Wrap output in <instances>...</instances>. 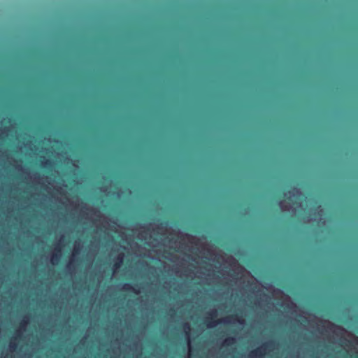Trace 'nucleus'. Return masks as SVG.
<instances>
[{"instance_id":"obj_1","label":"nucleus","mask_w":358,"mask_h":358,"mask_svg":"<svg viewBox=\"0 0 358 358\" xmlns=\"http://www.w3.org/2000/svg\"><path fill=\"white\" fill-rule=\"evenodd\" d=\"M271 344V343H264L259 348L252 350L249 354L250 358H262L265 355L266 348Z\"/></svg>"},{"instance_id":"obj_2","label":"nucleus","mask_w":358,"mask_h":358,"mask_svg":"<svg viewBox=\"0 0 358 358\" xmlns=\"http://www.w3.org/2000/svg\"><path fill=\"white\" fill-rule=\"evenodd\" d=\"M209 315L211 316V318H210L211 320H208L207 326L208 327H213L216 326L217 324H221V323L227 324V323L229 322V318H225V319L219 320H213V319L217 316L216 310L211 311L210 313H209Z\"/></svg>"},{"instance_id":"obj_3","label":"nucleus","mask_w":358,"mask_h":358,"mask_svg":"<svg viewBox=\"0 0 358 358\" xmlns=\"http://www.w3.org/2000/svg\"><path fill=\"white\" fill-rule=\"evenodd\" d=\"M122 263H123V255L120 254L115 259V262L113 264L114 269L116 270V269L119 268L122 266Z\"/></svg>"},{"instance_id":"obj_4","label":"nucleus","mask_w":358,"mask_h":358,"mask_svg":"<svg viewBox=\"0 0 358 358\" xmlns=\"http://www.w3.org/2000/svg\"><path fill=\"white\" fill-rule=\"evenodd\" d=\"M236 343V339L234 337L229 336L224 339L223 341V345L225 346H231Z\"/></svg>"},{"instance_id":"obj_5","label":"nucleus","mask_w":358,"mask_h":358,"mask_svg":"<svg viewBox=\"0 0 358 358\" xmlns=\"http://www.w3.org/2000/svg\"><path fill=\"white\" fill-rule=\"evenodd\" d=\"M123 288L126 291H132L135 294H138L139 292L138 290L136 289L132 285L129 284H124Z\"/></svg>"},{"instance_id":"obj_6","label":"nucleus","mask_w":358,"mask_h":358,"mask_svg":"<svg viewBox=\"0 0 358 358\" xmlns=\"http://www.w3.org/2000/svg\"><path fill=\"white\" fill-rule=\"evenodd\" d=\"M60 259V255H58L57 253L53 254L51 258V262L52 264H56L58 263L59 260Z\"/></svg>"},{"instance_id":"obj_7","label":"nucleus","mask_w":358,"mask_h":358,"mask_svg":"<svg viewBox=\"0 0 358 358\" xmlns=\"http://www.w3.org/2000/svg\"><path fill=\"white\" fill-rule=\"evenodd\" d=\"M230 318L236 320L241 324H243L244 322V320L241 317H239L238 315H231Z\"/></svg>"},{"instance_id":"obj_8","label":"nucleus","mask_w":358,"mask_h":358,"mask_svg":"<svg viewBox=\"0 0 358 358\" xmlns=\"http://www.w3.org/2000/svg\"><path fill=\"white\" fill-rule=\"evenodd\" d=\"M184 329L186 330V333L189 334V331H190V326L189 324L185 323L183 325Z\"/></svg>"},{"instance_id":"obj_9","label":"nucleus","mask_w":358,"mask_h":358,"mask_svg":"<svg viewBox=\"0 0 358 358\" xmlns=\"http://www.w3.org/2000/svg\"><path fill=\"white\" fill-rule=\"evenodd\" d=\"M17 347V344L15 343H14L13 341H11L10 343V348L15 350Z\"/></svg>"},{"instance_id":"obj_10","label":"nucleus","mask_w":358,"mask_h":358,"mask_svg":"<svg viewBox=\"0 0 358 358\" xmlns=\"http://www.w3.org/2000/svg\"><path fill=\"white\" fill-rule=\"evenodd\" d=\"M50 164H51V162H50V160H48V159H46L44 162H42V165H43V166H48V165H50Z\"/></svg>"},{"instance_id":"obj_11","label":"nucleus","mask_w":358,"mask_h":358,"mask_svg":"<svg viewBox=\"0 0 358 358\" xmlns=\"http://www.w3.org/2000/svg\"><path fill=\"white\" fill-rule=\"evenodd\" d=\"M27 324V321H25V320H23V321L21 322V325H20V326L22 327L25 326Z\"/></svg>"},{"instance_id":"obj_12","label":"nucleus","mask_w":358,"mask_h":358,"mask_svg":"<svg viewBox=\"0 0 358 358\" xmlns=\"http://www.w3.org/2000/svg\"><path fill=\"white\" fill-rule=\"evenodd\" d=\"M55 250H56L58 252H60V251H61L60 248H55Z\"/></svg>"}]
</instances>
